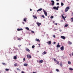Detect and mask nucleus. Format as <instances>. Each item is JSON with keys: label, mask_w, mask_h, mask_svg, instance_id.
Here are the masks:
<instances>
[{"label": "nucleus", "mask_w": 73, "mask_h": 73, "mask_svg": "<svg viewBox=\"0 0 73 73\" xmlns=\"http://www.w3.org/2000/svg\"><path fill=\"white\" fill-rule=\"evenodd\" d=\"M61 6H63L64 5V3H61Z\"/></svg>", "instance_id": "obj_30"}, {"label": "nucleus", "mask_w": 73, "mask_h": 73, "mask_svg": "<svg viewBox=\"0 0 73 73\" xmlns=\"http://www.w3.org/2000/svg\"><path fill=\"white\" fill-rule=\"evenodd\" d=\"M62 19H64V18H65V17H64V15H62Z\"/></svg>", "instance_id": "obj_37"}, {"label": "nucleus", "mask_w": 73, "mask_h": 73, "mask_svg": "<svg viewBox=\"0 0 73 73\" xmlns=\"http://www.w3.org/2000/svg\"><path fill=\"white\" fill-rule=\"evenodd\" d=\"M64 46H62L61 48H60V49L62 50H64Z\"/></svg>", "instance_id": "obj_14"}, {"label": "nucleus", "mask_w": 73, "mask_h": 73, "mask_svg": "<svg viewBox=\"0 0 73 73\" xmlns=\"http://www.w3.org/2000/svg\"><path fill=\"white\" fill-rule=\"evenodd\" d=\"M43 62V60H39L38 62L39 63H42Z\"/></svg>", "instance_id": "obj_9"}, {"label": "nucleus", "mask_w": 73, "mask_h": 73, "mask_svg": "<svg viewBox=\"0 0 73 73\" xmlns=\"http://www.w3.org/2000/svg\"><path fill=\"white\" fill-rule=\"evenodd\" d=\"M31 32L33 33H35V32L33 31H31Z\"/></svg>", "instance_id": "obj_43"}, {"label": "nucleus", "mask_w": 73, "mask_h": 73, "mask_svg": "<svg viewBox=\"0 0 73 73\" xmlns=\"http://www.w3.org/2000/svg\"><path fill=\"white\" fill-rule=\"evenodd\" d=\"M27 56L28 58H31V56L29 54L27 55Z\"/></svg>", "instance_id": "obj_6"}, {"label": "nucleus", "mask_w": 73, "mask_h": 73, "mask_svg": "<svg viewBox=\"0 0 73 73\" xmlns=\"http://www.w3.org/2000/svg\"><path fill=\"white\" fill-rule=\"evenodd\" d=\"M63 19H64V20H65V18H63Z\"/></svg>", "instance_id": "obj_59"}, {"label": "nucleus", "mask_w": 73, "mask_h": 73, "mask_svg": "<svg viewBox=\"0 0 73 73\" xmlns=\"http://www.w3.org/2000/svg\"><path fill=\"white\" fill-rule=\"evenodd\" d=\"M61 37L62 39H65V38H66V37L64 36H61Z\"/></svg>", "instance_id": "obj_8"}, {"label": "nucleus", "mask_w": 73, "mask_h": 73, "mask_svg": "<svg viewBox=\"0 0 73 73\" xmlns=\"http://www.w3.org/2000/svg\"><path fill=\"white\" fill-rule=\"evenodd\" d=\"M41 17H43V18H45V17H44V15H42Z\"/></svg>", "instance_id": "obj_31"}, {"label": "nucleus", "mask_w": 73, "mask_h": 73, "mask_svg": "<svg viewBox=\"0 0 73 73\" xmlns=\"http://www.w3.org/2000/svg\"><path fill=\"white\" fill-rule=\"evenodd\" d=\"M25 29H26L27 30H29V29L28 27H26L25 28Z\"/></svg>", "instance_id": "obj_23"}, {"label": "nucleus", "mask_w": 73, "mask_h": 73, "mask_svg": "<svg viewBox=\"0 0 73 73\" xmlns=\"http://www.w3.org/2000/svg\"><path fill=\"white\" fill-rule=\"evenodd\" d=\"M24 21H25V22H26V19H24Z\"/></svg>", "instance_id": "obj_38"}, {"label": "nucleus", "mask_w": 73, "mask_h": 73, "mask_svg": "<svg viewBox=\"0 0 73 73\" xmlns=\"http://www.w3.org/2000/svg\"><path fill=\"white\" fill-rule=\"evenodd\" d=\"M42 10V8H40L38 10H37V12H38L39 11H41Z\"/></svg>", "instance_id": "obj_11"}, {"label": "nucleus", "mask_w": 73, "mask_h": 73, "mask_svg": "<svg viewBox=\"0 0 73 73\" xmlns=\"http://www.w3.org/2000/svg\"><path fill=\"white\" fill-rule=\"evenodd\" d=\"M68 25L66 24V25H65L64 26V27H68Z\"/></svg>", "instance_id": "obj_24"}, {"label": "nucleus", "mask_w": 73, "mask_h": 73, "mask_svg": "<svg viewBox=\"0 0 73 73\" xmlns=\"http://www.w3.org/2000/svg\"><path fill=\"white\" fill-rule=\"evenodd\" d=\"M57 48H59L60 47V45L59 44H58L56 46Z\"/></svg>", "instance_id": "obj_20"}, {"label": "nucleus", "mask_w": 73, "mask_h": 73, "mask_svg": "<svg viewBox=\"0 0 73 73\" xmlns=\"http://www.w3.org/2000/svg\"><path fill=\"white\" fill-rule=\"evenodd\" d=\"M23 24H25V22H23L22 23Z\"/></svg>", "instance_id": "obj_56"}, {"label": "nucleus", "mask_w": 73, "mask_h": 73, "mask_svg": "<svg viewBox=\"0 0 73 73\" xmlns=\"http://www.w3.org/2000/svg\"><path fill=\"white\" fill-rule=\"evenodd\" d=\"M23 30V29H20V31H22Z\"/></svg>", "instance_id": "obj_46"}, {"label": "nucleus", "mask_w": 73, "mask_h": 73, "mask_svg": "<svg viewBox=\"0 0 73 73\" xmlns=\"http://www.w3.org/2000/svg\"><path fill=\"white\" fill-rule=\"evenodd\" d=\"M26 51H27L28 52H29L30 51V50L28 48H26Z\"/></svg>", "instance_id": "obj_10"}, {"label": "nucleus", "mask_w": 73, "mask_h": 73, "mask_svg": "<svg viewBox=\"0 0 73 73\" xmlns=\"http://www.w3.org/2000/svg\"><path fill=\"white\" fill-rule=\"evenodd\" d=\"M54 60L55 62H57L58 61L55 58H54Z\"/></svg>", "instance_id": "obj_18"}, {"label": "nucleus", "mask_w": 73, "mask_h": 73, "mask_svg": "<svg viewBox=\"0 0 73 73\" xmlns=\"http://www.w3.org/2000/svg\"><path fill=\"white\" fill-rule=\"evenodd\" d=\"M54 17L53 16H51L50 17V19H53L54 18Z\"/></svg>", "instance_id": "obj_34"}, {"label": "nucleus", "mask_w": 73, "mask_h": 73, "mask_svg": "<svg viewBox=\"0 0 73 73\" xmlns=\"http://www.w3.org/2000/svg\"><path fill=\"white\" fill-rule=\"evenodd\" d=\"M5 70L6 71H8L9 70V69L6 68L5 69Z\"/></svg>", "instance_id": "obj_29"}, {"label": "nucleus", "mask_w": 73, "mask_h": 73, "mask_svg": "<svg viewBox=\"0 0 73 73\" xmlns=\"http://www.w3.org/2000/svg\"><path fill=\"white\" fill-rule=\"evenodd\" d=\"M18 40L21 41V38H18Z\"/></svg>", "instance_id": "obj_40"}, {"label": "nucleus", "mask_w": 73, "mask_h": 73, "mask_svg": "<svg viewBox=\"0 0 73 73\" xmlns=\"http://www.w3.org/2000/svg\"><path fill=\"white\" fill-rule=\"evenodd\" d=\"M3 50H1V54H2L3 53Z\"/></svg>", "instance_id": "obj_32"}, {"label": "nucleus", "mask_w": 73, "mask_h": 73, "mask_svg": "<svg viewBox=\"0 0 73 73\" xmlns=\"http://www.w3.org/2000/svg\"><path fill=\"white\" fill-rule=\"evenodd\" d=\"M59 7V6H57V7H53V8L55 10H56H56H58Z\"/></svg>", "instance_id": "obj_1"}, {"label": "nucleus", "mask_w": 73, "mask_h": 73, "mask_svg": "<svg viewBox=\"0 0 73 73\" xmlns=\"http://www.w3.org/2000/svg\"><path fill=\"white\" fill-rule=\"evenodd\" d=\"M39 45L38 46L39 47H40V44H39Z\"/></svg>", "instance_id": "obj_48"}, {"label": "nucleus", "mask_w": 73, "mask_h": 73, "mask_svg": "<svg viewBox=\"0 0 73 73\" xmlns=\"http://www.w3.org/2000/svg\"><path fill=\"white\" fill-rule=\"evenodd\" d=\"M48 45L52 43V42L51 41H49L48 42H46Z\"/></svg>", "instance_id": "obj_7"}, {"label": "nucleus", "mask_w": 73, "mask_h": 73, "mask_svg": "<svg viewBox=\"0 0 73 73\" xmlns=\"http://www.w3.org/2000/svg\"><path fill=\"white\" fill-rule=\"evenodd\" d=\"M68 44H69L70 45H71V44H72V42H71L69 41H68Z\"/></svg>", "instance_id": "obj_13"}, {"label": "nucleus", "mask_w": 73, "mask_h": 73, "mask_svg": "<svg viewBox=\"0 0 73 73\" xmlns=\"http://www.w3.org/2000/svg\"><path fill=\"white\" fill-rule=\"evenodd\" d=\"M28 64H26V63H25L24 64V66H28Z\"/></svg>", "instance_id": "obj_19"}, {"label": "nucleus", "mask_w": 73, "mask_h": 73, "mask_svg": "<svg viewBox=\"0 0 73 73\" xmlns=\"http://www.w3.org/2000/svg\"><path fill=\"white\" fill-rule=\"evenodd\" d=\"M50 73H52V72H50Z\"/></svg>", "instance_id": "obj_60"}, {"label": "nucleus", "mask_w": 73, "mask_h": 73, "mask_svg": "<svg viewBox=\"0 0 73 73\" xmlns=\"http://www.w3.org/2000/svg\"><path fill=\"white\" fill-rule=\"evenodd\" d=\"M46 54V52L45 51L42 53V55H45Z\"/></svg>", "instance_id": "obj_15"}, {"label": "nucleus", "mask_w": 73, "mask_h": 73, "mask_svg": "<svg viewBox=\"0 0 73 73\" xmlns=\"http://www.w3.org/2000/svg\"><path fill=\"white\" fill-rule=\"evenodd\" d=\"M35 40L37 42H40V40L39 39L36 38L35 39Z\"/></svg>", "instance_id": "obj_12"}, {"label": "nucleus", "mask_w": 73, "mask_h": 73, "mask_svg": "<svg viewBox=\"0 0 73 73\" xmlns=\"http://www.w3.org/2000/svg\"><path fill=\"white\" fill-rule=\"evenodd\" d=\"M17 57L16 56H14V59L17 60Z\"/></svg>", "instance_id": "obj_17"}, {"label": "nucleus", "mask_w": 73, "mask_h": 73, "mask_svg": "<svg viewBox=\"0 0 73 73\" xmlns=\"http://www.w3.org/2000/svg\"><path fill=\"white\" fill-rule=\"evenodd\" d=\"M60 65L61 67H62V63H60Z\"/></svg>", "instance_id": "obj_33"}, {"label": "nucleus", "mask_w": 73, "mask_h": 73, "mask_svg": "<svg viewBox=\"0 0 73 73\" xmlns=\"http://www.w3.org/2000/svg\"><path fill=\"white\" fill-rule=\"evenodd\" d=\"M70 8H69V7H66V8L65 10V12H68V10H69V9Z\"/></svg>", "instance_id": "obj_2"}, {"label": "nucleus", "mask_w": 73, "mask_h": 73, "mask_svg": "<svg viewBox=\"0 0 73 73\" xmlns=\"http://www.w3.org/2000/svg\"><path fill=\"white\" fill-rule=\"evenodd\" d=\"M64 17V19H65V18L66 17Z\"/></svg>", "instance_id": "obj_62"}, {"label": "nucleus", "mask_w": 73, "mask_h": 73, "mask_svg": "<svg viewBox=\"0 0 73 73\" xmlns=\"http://www.w3.org/2000/svg\"><path fill=\"white\" fill-rule=\"evenodd\" d=\"M22 73H25V72L24 71H22Z\"/></svg>", "instance_id": "obj_54"}, {"label": "nucleus", "mask_w": 73, "mask_h": 73, "mask_svg": "<svg viewBox=\"0 0 73 73\" xmlns=\"http://www.w3.org/2000/svg\"><path fill=\"white\" fill-rule=\"evenodd\" d=\"M33 73H36V72H33Z\"/></svg>", "instance_id": "obj_57"}, {"label": "nucleus", "mask_w": 73, "mask_h": 73, "mask_svg": "<svg viewBox=\"0 0 73 73\" xmlns=\"http://www.w3.org/2000/svg\"><path fill=\"white\" fill-rule=\"evenodd\" d=\"M69 55L70 57H72V55L71 54H69Z\"/></svg>", "instance_id": "obj_50"}, {"label": "nucleus", "mask_w": 73, "mask_h": 73, "mask_svg": "<svg viewBox=\"0 0 73 73\" xmlns=\"http://www.w3.org/2000/svg\"><path fill=\"white\" fill-rule=\"evenodd\" d=\"M17 31H20V29H17Z\"/></svg>", "instance_id": "obj_45"}, {"label": "nucleus", "mask_w": 73, "mask_h": 73, "mask_svg": "<svg viewBox=\"0 0 73 73\" xmlns=\"http://www.w3.org/2000/svg\"><path fill=\"white\" fill-rule=\"evenodd\" d=\"M21 45H19V46H19V47H21Z\"/></svg>", "instance_id": "obj_58"}, {"label": "nucleus", "mask_w": 73, "mask_h": 73, "mask_svg": "<svg viewBox=\"0 0 73 73\" xmlns=\"http://www.w3.org/2000/svg\"><path fill=\"white\" fill-rule=\"evenodd\" d=\"M33 17L34 18V19H37V17L36 16L33 15Z\"/></svg>", "instance_id": "obj_16"}, {"label": "nucleus", "mask_w": 73, "mask_h": 73, "mask_svg": "<svg viewBox=\"0 0 73 73\" xmlns=\"http://www.w3.org/2000/svg\"><path fill=\"white\" fill-rule=\"evenodd\" d=\"M71 22H73V18H71Z\"/></svg>", "instance_id": "obj_27"}, {"label": "nucleus", "mask_w": 73, "mask_h": 73, "mask_svg": "<svg viewBox=\"0 0 73 73\" xmlns=\"http://www.w3.org/2000/svg\"><path fill=\"white\" fill-rule=\"evenodd\" d=\"M2 64L4 66H6V64L5 63H2Z\"/></svg>", "instance_id": "obj_22"}, {"label": "nucleus", "mask_w": 73, "mask_h": 73, "mask_svg": "<svg viewBox=\"0 0 73 73\" xmlns=\"http://www.w3.org/2000/svg\"><path fill=\"white\" fill-rule=\"evenodd\" d=\"M35 48V45H33L32 46V48Z\"/></svg>", "instance_id": "obj_25"}, {"label": "nucleus", "mask_w": 73, "mask_h": 73, "mask_svg": "<svg viewBox=\"0 0 73 73\" xmlns=\"http://www.w3.org/2000/svg\"><path fill=\"white\" fill-rule=\"evenodd\" d=\"M30 11H32V9H30Z\"/></svg>", "instance_id": "obj_51"}, {"label": "nucleus", "mask_w": 73, "mask_h": 73, "mask_svg": "<svg viewBox=\"0 0 73 73\" xmlns=\"http://www.w3.org/2000/svg\"><path fill=\"white\" fill-rule=\"evenodd\" d=\"M55 25H58V24L57 23L55 24Z\"/></svg>", "instance_id": "obj_49"}, {"label": "nucleus", "mask_w": 73, "mask_h": 73, "mask_svg": "<svg viewBox=\"0 0 73 73\" xmlns=\"http://www.w3.org/2000/svg\"><path fill=\"white\" fill-rule=\"evenodd\" d=\"M56 71H57V72H59V70L58 69H56Z\"/></svg>", "instance_id": "obj_35"}, {"label": "nucleus", "mask_w": 73, "mask_h": 73, "mask_svg": "<svg viewBox=\"0 0 73 73\" xmlns=\"http://www.w3.org/2000/svg\"><path fill=\"white\" fill-rule=\"evenodd\" d=\"M37 52H39V51H38Z\"/></svg>", "instance_id": "obj_63"}, {"label": "nucleus", "mask_w": 73, "mask_h": 73, "mask_svg": "<svg viewBox=\"0 0 73 73\" xmlns=\"http://www.w3.org/2000/svg\"><path fill=\"white\" fill-rule=\"evenodd\" d=\"M57 64H59V62L58 61H57Z\"/></svg>", "instance_id": "obj_39"}, {"label": "nucleus", "mask_w": 73, "mask_h": 73, "mask_svg": "<svg viewBox=\"0 0 73 73\" xmlns=\"http://www.w3.org/2000/svg\"><path fill=\"white\" fill-rule=\"evenodd\" d=\"M56 5H60V4L59 3H56Z\"/></svg>", "instance_id": "obj_41"}, {"label": "nucleus", "mask_w": 73, "mask_h": 73, "mask_svg": "<svg viewBox=\"0 0 73 73\" xmlns=\"http://www.w3.org/2000/svg\"><path fill=\"white\" fill-rule=\"evenodd\" d=\"M56 44V42H54L53 43L54 44Z\"/></svg>", "instance_id": "obj_47"}, {"label": "nucleus", "mask_w": 73, "mask_h": 73, "mask_svg": "<svg viewBox=\"0 0 73 73\" xmlns=\"http://www.w3.org/2000/svg\"><path fill=\"white\" fill-rule=\"evenodd\" d=\"M51 2H52V3L51 4L52 5V6H54V4H55V2L54 1H51Z\"/></svg>", "instance_id": "obj_3"}, {"label": "nucleus", "mask_w": 73, "mask_h": 73, "mask_svg": "<svg viewBox=\"0 0 73 73\" xmlns=\"http://www.w3.org/2000/svg\"><path fill=\"white\" fill-rule=\"evenodd\" d=\"M62 21H63V20H61L60 21V22H62Z\"/></svg>", "instance_id": "obj_53"}, {"label": "nucleus", "mask_w": 73, "mask_h": 73, "mask_svg": "<svg viewBox=\"0 0 73 73\" xmlns=\"http://www.w3.org/2000/svg\"><path fill=\"white\" fill-rule=\"evenodd\" d=\"M23 61H25V58H23Z\"/></svg>", "instance_id": "obj_44"}, {"label": "nucleus", "mask_w": 73, "mask_h": 73, "mask_svg": "<svg viewBox=\"0 0 73 73\" xmlns=\"http://www.w3.org/2000/svg\"><path fill=\"white\" fill-rule=\"evenodd\" d=\"M17 70H18H18L19 71H21L20 69H19V68H17Z\"/></svg>", "instance_id": "obj_36"}, {"label": "nucleus", "mask_w": 73, "mask_h": 73, "mask_svg": "<svg viewBox=\"0 0 73 73\" xmlns=\"http://www.w3.org/2000/svg\"><path fill=\"white\" fill-rule=\"evenodd\" d=\"M59 43H58V45H59Z\"/></svg>", "instance_id": "obj_61"}, {"label": "nucleus", "mask_w": 73, "mask_h": 73, "mask_svg": "<svg viewBox=\"0 0 73 73\" xmlns=\"http://www.w3.org/2000/svg\"><path fill=\"white\" fill-rule=\"evenodd\" d=\"M14 66L15 67H17V63H15L14 64Z\"/></svg>", "instance_id": "obj_21"}, {"label": "nucleus", "mask_w": 73, "mask_h": 73, "mask_svg": "<svg viewBox=\"0 0 73 73\" xmlns=\"http://www.w3.org/2000/svg\"><path fill=\"white\" fill-rule=\"evenodd\" d=\"M53 37L54 38H56V36H55V35H53Z\"/></svg>", "instance_id": "obj_42"}, {"label": "nucleus", "mask_w": 73, "mask_h": 73, "mask_svg": "<svg viewBox=\"0 0 73 73\" xmlns=\"http://www.w3.org/2000/svg\"><path fill=\"white\" fill-rule=\"evenodd\" d=\"M43 12L44 13V14L45 15V16H47V13L44 10V9H43Z\"/></svg>", "instance_id": "obj_4"}, {"label": "nucleus", "mask_w": 73, "mask_h": 73, "mask_svg": "<svg viewBox=\"0 0 73 73\" xmlns=\"http://www.w3.org/2000/svg\"><path fill=\"white\" fill-rule=\"evenodd\" d=\"M56 1H59V0H56Z\"/></svg>", "instance_id": "obj_55"}, {"label": "nucleus", "mask_w": 73, "mask_h": 73, "mask_svg": "<svg viewBox=\"0 0 73 73\" xmlns=\"http://www.w3.org/2000/svg\"><path fill=\"white\" fill-rule=\"evenodd\" d=\"M69 69L70 70H73V69L72 68H69Z\"/></svg>", "instance_id": "obj_26"}, {"label": "nucleus", "mask_w": 73, "mask_h": 73, "mask_svg": "<svg viewBox=\"0 0 73 73\" xmlns=\"http://www.w3.org/2000/svg\"><path fill=\"white\" fill-rule=\"evenodd\" d=\"M36 24L38 25V27H40V25H41L42 24L41 23H38V22H37Z\"/></svg>", "instance_id": "obj_5"}, {"label": "nucleus", "mask_w": 73, "mask_h": 73, "mask_svg": "<svg viewBox=\"0 0 73 73\" xmlns=\"http://www.w3.org/2000/svg\"><path fill=\"white\" fill-rule=\"evenodd\" d=\"M55 23V21H53V23Z\"/></svg>", "instance_id": "obj_52"}, {"label": "nucleus", "mask_w": 73, "mask_h": 73, "mask_svg": "<svg viewBox=\"0 0 73 73\" xmlns=\"http://www.w3.org/2000/svg\"><path fill=\"white\" fill-rule=\"evenodd\" d=\"M15 73H17V72H16Z\"/></svg>", "instance_id": "obj_64"}, {"label": "nucleus", "mask_w": 73, "mask_h": 73, "mask_svg": "<svg viewBox=\"0 0 73 73\" xmlns=\"http://www.w3.org/2000/svg\"><path fill=\"white\" fill-rule=\"evenodd\" d=\"M68 64H71V62L70 61H68Z\"/></svg>", "instance_id": "obj_28"}]
</instances>
